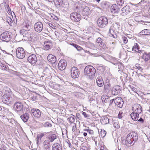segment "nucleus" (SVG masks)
Wrapping results in <instances>:
<instances>
[{"instance_id":"f257e3e1","label":"nucleus","mask_w":150,"mask_h":150,"mask_svg":"<svg viewBox=\"0 0 150 150\" xmlns=\"http://www.w3.org/2000/svg\"><path fill=\"white\" fill-rule=\"evenodd\" d=\"M138 135L134 132H131L126 137L125 144L127 146H132L138 140Z\"/></svg>"},{"instance_id":"f03ea898","label":"nucleus","mask_w":150,"mask_h":150,"mask_svg":"<svg viewBox=\"0 0 150 150\" xmlns=\"http://www.w3.org/2000/svg\"><path fill=\"white\" fill-rule=\"evenodd\" d=\"M12 93L10 89L5 91V94L2 96V101L7 105L10 104L12 101Z\"/></svg>"},{"instance_id":"7ed1b4c3","label":"nucleus","mask_w":150,"mask_h":150,"mask_svg":"<svg viewBox=\"0 0 150 150\" xmlns=\"http://www.w3.org/2000/svg\"><path fill=\"white\" fill-rule=\"evenodd\" d=\"M95 73V69L91 65L86 66L84 69V74L90 78L94 76Z\"/></svg>"},{"instance_id":"20e7f679","label":"nucleus","mask_w":150,"mask_h":150,"mask_svg":"<svg viewBox=\"0 0 150 150\" xmlns=\"http://www.w3.org/2000/svg\"><path fill=\"white\" fill-rule=\"evenodd\" d=\"M12 34L11 32L7 31L2 33L0 36V39L3 41L8 42L11 39Z\"/></svg>"},{"instance_id":"39448f33","label":"nucleus","mask_w":150,"mask_h":150,"mask_svg":"<svg viewBox=\"0 0 150 150\" xmlns=\"http://www.w3.org/2000/svg\"><path fill=\"white\" fill-rule=\"evenodd\" d=\"M13 109L16 112L20 115L22 113H23L24 110L23 103L19 101L14 103L13 105Z\"/></svg>"},{"instance_id":"423d86ee","label":"nucleus","mask_w":150,"mask_h":150,"mask_svg":"<svg viewBox=\"0 0 150 150\" xmlns=\"http://www.w3.org/2000/svg\"><path fill=\"white\" fill-rule=\"evenodd\" d=\"M108 24V20L107 18L105 16H101L97 21L98 25L100 28H104Z\"/></svg>"},{"instance_id":"0eeeda50","label":"nucleus","mask_w":150,"mask_h":150,"mask_svg":"<svg viewBox=\"0 0 150 150\" xmlns=\"http://www.w3.org/2000/svg\"><path fill=\"white\" fill-rule=\"evenodd\" d=\"M16 57L19 59H23L25 56V53L24 49L22 47H18L16 51Z\"/></svg>"},{"instance_id":"6e6552de","label":"nucleus","mask_w":150,"mask_h":150,"mask_svg":"<svg viewBox=\"0 0 150 150\" xmlns=\"http://www.w3.org/2000/svg\"><path fill=\"white\" fill-rule=\"evenodd\" d=\"M113 80V79H111L105 81L104 84V89L105 91L108 92L111 90L112 85L113 84L112 82Z\"/></svg>"},{"instance_id":"1a4fd4ad","label":"nucleus","mask_w":150,"mask_h":150,"mask_svg":"<svg viewBox=\"0 0 150 150\" xmlns=\"http://www.w3.org/2000/svg\"><path fill=\"white\" fill-rule=\"evenodd\" d=\"M80 74L79 69L76 67H74L71 69V75L72 77L75 79L78 78Z\"/></svg>"},{"instance_id":"9d476101","label":"nucleus","mask_w":150,"mask_h":150,"mask_svg":"<svg viewBox=\"0 0 150 150\" xmlns=\"http://www.w3.org/2000/svg\"><path fill=\"white\" fill-rule=\"evenodd\" d=\"M34 27L36 31L40 33L43 29V24L41 22L38 21L35 24Z\"/></svg>"},{"instance_id":"9b49d317","label":"nucleus","mask_w":150,"mask_h":150,"mask_svg":"<svg viewBox=\"0 0 150 150\" xmlns=\"http://www.w3.org/2000/svg\"><path fill=\"white\" fill-rule=\"evenodd\" d=\"M27 60L28 62L32 64H35L37 61L36 56L34 54H32L28 56Z\"/></svg>"},{"instance_id":"f8f14e48","label":"nucleus","mask_w":150,"mask_h":150,"mask_svg":"<svg viewBox=\"0 0 150 150\" xmlns=\"http://www.w3.org/2000/svg\"><path fill=\"white\" fill-rule=\"evenodd\" d=\"M130 10V6L129 5H127L124 6L121 10V14L123 16H126L129 13Z\"/></svg>"},{"instance_id":"ddd939ff","label":"nucleus","mask_w":150,"mask_h":150,"mask_svg":"<svg viewBox=\"0 0 150 150\" xmlns=\"http://www.w3.org/2000/svg\"><path fill=\"white\" fill-rule=\"evenodd\" d=\"M62 146L60 140L58 142L54 143L52 146V150H62Z\"/></svg>"},{"instance_id":"4468645a","label":"nucleus","mask_w":150,"mask_h":150,"mask_svg":"<svg viewBox=\"0 0 150 150\" xmlns=\"http://www.w3.org/2000/svg\"><path fill=\"white\" fill-rule=\"evenodd\" d=\"M67 66V62L65 60H61L59 62L58 65V68L61 71L64 69Z\"/></svg>"},{"instance_id":"2eb2a0df","label":"nucleus","mask_w":150,"mask_h":150,"mask_svg":"<svg viewBox=\"0 0 150 150\" xmlns=\"http://www.w3.org/2000/svg\"><path fill=\"white\" fill-rule=\"evenodd\" d=\"M114 103L119 108H121L123 106L124 102L122 98L119 97L115 100Z\"/></svg>"},{"instance_id":"dca6fc26","label":"nucleus","mask_w":150,"mask_h":150,"mask_svg":"<svg viewBox=\"0 0 150 150\" xmlns=\"http://www.w3.org/2000/svg\"><path fill=\"white\" fill-rule=\"evenodd\" d=\"M48 61L51 62L55 66L57 64L56 63L57 59L56 57L52 54H49L47 57Z\"/></svg>"},{"instance_id":"f3484780","label":"nucleus","mask_w":150,"mask_h":150,"mask_svg":"<svg viewBox=\"0 0 150 150\" xmlns=\"http://www.w3.org/2000/svg\"><path fill=\"white\" fill-rule=\"evenodd\" d=\"M132 110L134 112L140 114L142 112V107L138 104H135L132 107Z\"/></svg>"},{"instance_id":"a211bd4d","label":"nucleus","mask_w":150,"mask_h":150,"mask_svg":"<svg viewBox=\"0 0 150 150\" xmlns=\"http://www.w3.org/2000/svg\"><path fill=\"white\" fill-rule=\"evenodd\" d=\"M121 89L120 86H117L114 87L112 89V93L114 95H117L120 93Z\"/></svg>"},{"instance_id":"6ab92c4d","label":"nucleus","mask_w":150,"mask_h":150,"mask_svg":"<svg viewBox=\"0 0 150 150\" xmlns=\"http://www.w3.org/2000/svg\"><path fill=\"white\" fill-rule=\"evenodd\" d=\"M110 10L112 13L117 14L120 10V8L116 4H113L110 6Z\"/></svg>"},{"instance_id":"aec40b11","label":"nucleus","mask_w":150,"mask_h":150,"mask_svg":"<svg viewBox=\"0 0 150 150\" xmlns=\"http://www.w3.org/2000/svg\"><path fill=\"white\" fill-rule=\"evenodd\" d=\"M31 112L33 115L37 118H39L41 115V112L38 109L33 108L31 110Z\"/></svg>"},{"instance_id":"412c9836","label":"nucleus","mask_w":150,"mask_h":150,"mask_svg":"<svg viewBox=\"0 0 150 150\" xmlns=\"http://www.w3.org/2000/svg\"><path fill=\"white\" fill-rule=\"evenodd\" d=\"M96 82L97 85L99 87H101L104 85V81L102 77L100 76L97 77L96 79Z\"/></svg>"},{"instance_id":"4be33fe9","label":"nucleus","mask_w":150,"mask_h":150,"mask_svg":"<svg viewBox=\"0 0 150 150\" xmlns=\"http://www.w3.org/2000/svg\"><path fill=\"white\" fill-rule=\"evenodd\" d=\"M101 7L104 9H107L110 7L111 4L109 2L104 1L101 3Z\"/></svg>"},{"instance_id":"5701e85b","label":"nucleus","mask_w":150,"mask_h":150,"mask_svg":"<svg viewBox=\"0 0 150 150\" xmlns=\"http://www.w3.org/2000/svg\"><path fill=\"white\" fill-rule=\"evenodd\" d=\"M132 50L138 52L140 54H139V55H141L142 53L144 52V51L139 50V45L137 43L135 44L132 49Z\"/></svg>"},{"instance_id":"b1692460","label":"nucleus","mask_w":150,"mask_h":150,"mask_svg":"<svg viewBox=\"0 0 150 150\" xmlns=\"http://www.w3.org/2000/svg\"><path fill=\"white\" fill-rule=\"evenodd\" d=\"M50 146V143L48 141L46 140L44 141L43 148L44 150H49Z\"/></svg>"},{"instance_id":"393cba45","label":"nucleus","mask_w":150,"mask_h":150,"mask_svg":"<svg viewBox=\"0 0 150 150\" xmlns=\"http://www.w3.org/2000/svg\"><path fill=\"white\" fill-rule=\"evenodd\" d=\"M137 112H134L133 111L130 114V116L132 119L135 121H136L138 120V118H139V114Z\"/></svg>"},{"instance_id":"a878e982","label":"nucleus","mask_w":150,"mask_h":150,"mask_svg":"<svg viewBox=\"0 0 150 150\" xmlns=\"http://www.w3.org/2000/svg\"><path fill=\"white\" fill-rule=\"evenodd\" d=\"M33 32L29 31H27V32H25V34L23 35V36L26 37L28 39V40L31 41L32 39Z\"/></svg>"},{"instance_id":"bb28decb","label":"nucleus","mask_w":150,"mask_h":150,"mask_svg":"<svg viewBox=\"0 0 150 150\" xmlns=\"http://www.w3.org/2000/svg\"><path fill=\"white\" fill-rule=\"evenodd\" d=\"M101 124L103 125H105L109 122L108 118L106 116L103 117L100 120Z\"/></svg>"},{"instance_id":"cd10ccee","label":"nucleus","mask_w":150,"mask_h":150,"mask_svg":"<svg viewBox=\"0 0 150 150\" xmlns=\"http://www.w3.org/2000/svg\"><path fill=\"white\" fill-rule=\"evenodd\" d=\"M21 118L24 122H26L28 120L29 117V114L27 113H25L20 116Z\"/></svg>"},{"instance_id":"c85d7f7f","label":"nucleus","mask_w":150,"mask_h":150,"mask_svg":"<svg viewBox=\"0 0 150 150\" xmlns=\"http://www.w3.org/2000/svg\"><path fill=\"white\" fill-rule=\"evenodd\" d=\"M54 3L55 6L57 8L61 6L63 4V0H54Z\"/></svg>"},{"instance_id":"c756f323","label":"nucleus","mask_w":150,"mask_h":150,"mask_svg":"<svg viewBox=\"0 0 150 150\" xmlns=\"http://www.w3.org/2000/svg\"><path fill=\"white\" fill-rule=\"evenodd\" d=\"M57 137L55 134H53L47 137V140L50 143L53 142L56 139Z\"/></svg>"},{"instance_id":"7c9ffc66","label":"nucleus","mask_w":150,"mask_h":150,"mask_svg":"<svg viewBox=\"0 0 150 150\" xmlns=\"http://www.w3.org/2000/svg\"><path fill=\"white\" fill-rule=\"evenodd\" d=\"M144 53V51L142 52L140 55H142V58L144 59L145 61H146L150 59V54H149Z\"/></svg>"},{"instance_id":"2f4dec72","label":"nucleus","mask_w":150,"mask_h":150,"mask_svg":"<svg viewBox=\"0 0 150 150\" xmlns=\"http://www.w3.org/2000/svg\"><path fill=\"white\" fill-rule=\"evenodd\" d=\"M90 10L88 7H85L82 11V13L83 16H88L90 13Z\"/></svg>"},{"instance_id":"473e14b6","label":"nucleus","mask_w":150,"mask_h":150,"mask_svg":"<svg viewBox=\"0 0 150 150\" xmlns=\"http://www.w3.org/2000/svg\"><path fill=\"white\" fill-rule=\"evenodd\" d=\"M76 14H77V12H73L72 13H71L70 15V18L71 19L72 21L75 22H78L77 21V18H76Z\"/></svg>"},{"instance_id":"72a5a7b5","label":"nucleus","mask_w":150,"mask_h":150,"mask_svg":"<svg viewBox=\"0 0 150 150\" xmlns=\"http://www.w3.org/2000/svg\"><path fill=\"white\" fill-rule=\"evenodd\" d=\"M47 133L46 132H44L43 133H40L38 134L36 137L37 142V143H38L39 142V140H41L42 137Z\"/></svg>"},{"instance_id":"f704fd0d","label":"nucleus","mask_w":150,"mask_h":150,"mask_svg":"<svg viewBox=\"0 0 150 150\" xmlns=\"http://www.w3.org/2000/svg\"><path fill=\"white\" fill-rule=\"evenodd\" d=\"M139 33L140 35H150V30L147 29H144L141 31Z\"/></svg>"},{"instance_id":"c9c22d12","label":"nucleus","mask_w":150,"mask_h":150,"mask_svg":"<svg viewBox=\"0 0 150 150\" xmlns=\"http://www.w3.org/2000/svg\"><path fill=\"white\" fill-rule=\"evenodd\" d=\"M101 99L103 102L107 103L109 100V98L108 96L106 95H103L101 97Z\"/></svg>"},{"instance_id":"e433bc0d","label":"nucleus","mask_w":150,"mask_h":150,"mask_svg":"<svg viewBox=\"0 0 150 150\" xmlns=\"http://www.w3.org/2000/svg\"><path fill=\"white\" fill-rule=\"evenodd\" d=\"M42 126L45 127H52V124L48 122H43L42 123Z\"/></svg>"},{"instance_id":"4c0bfd02","label":"nucleus","mask_w":150,"mask_h":150,"mask_svg":"<svg viewBox=\"0 0 150 150\" xmlns=\"http://www.w3.org/2000/svg\"><path fill=\"white\" fill-rule=\"evenodd\" d=\"M25 28L26 30L29 31L31 28V25L30 22H27L26 23L25 25Z\"/></svg>"},{"instance_id":"58836bf2","label":"nucleus","mask_w":150,"mask_h":150,"mask_svg":"<svg viewBox=\"0 0 150 150\" xmlns=\"http://www.w3.org/2000/svg\"><path fill=\"white\" fill-rule=\"evenodd\" d=\"M113 27L116 30H120V25L118 23L114 24Z\"/></svg>"},{"instance_id":"ea45409f","label":"nucleus","mask_w":150,"mask_h":150,"mask_svg":"<svg viewBox=\"0 0 150 150\" xmlns=\"http://www.w3.org/2000/svg\"><path fill=\"white\" fill-rule=\"evenodd\" d=\"M113 125L116 128H119L120 127V125L119 122L116 120L114 121Z\"/></svg>"},{"instance_id":"a19ab883","label":"nucleus","mask_w":150,"mask_h":150,"mask_svg":"<svg viewBox=\"0 0 150 150\" xmlns=\"http://www.w3.org/2000/svg\"><path fill=\"white\" fill-rule=\"evenodd\" d=\"M124 3V0H117V4L120 6H122Z\"/></svg>"},{"instance_id":"79ce46f5","label":"nucleus","mask_w":150,"mask_h":150,"mask_svg":"<svg viewBox=\"0 0 150 150\" xmlns=\"http://www.w3.org/2000/svg\"><path fill=\"white\" fill-rule=\"evenodd\" d=\"M6 22L9 25H11L12 22V21L11 18L10 17H6Z\"/></svg>"},{"instance_id":"37998d69","label":"nucleus","mask_w":150,"mask_h":150,"mask_svg":"<svg viewBox=\"0 0 150 150\" xmlns=\"http://www.w3.org/2000/svg\"><path fill=\"white\" fill-rule=\"evenodd\" d=\"M106 132L105 130L103 129L101 130V132H100V134H101V136L102 137H104L106 135Z\"/></svg>"},{"instance_id":"c03bdc74","label":"nucleus","mask_w":150,"mask_h":150,"mask_svg":"<svg viewBox=\"0 0 150 150\" xmlns=\"http://www.w3.org/2000/svg\"><path fill=\"white\" fill-rule=\"evenodd\" d=\"M68 119L69 120V122L70 123H73L75 121L74 117L72 116H70L68 117Z\"/></svg>"},{"instance_id":"a18cd8bd","label":"nucleus","mask_w":150,"mask_h":150,"mask_svg":"<svg viewBox=\"0 0 150 150\" xmlns=\"http://www.w3.org/2000/svg\"><path fill=\"white\" fill-rule=\"evenodd\" d=\"M109 32L113 36L114 38H115V37L113 35L114 31L112 27H110Z\"/></svg>"},{"instance_id":"49530a36","label":"nucleus","mask_w":150,"mask_h":150,"mask_svg":"<svg viewBox=\"0 0 150 150\" xmlns=\"http://www.w3.org/2000/svg\"><path fill=\"white\" fill-rule=\"evenodd\" d=\"M99 45L103 49H105L107 48L106 45L103 42L100 43Z\"/></svg>"},{"instance_id":"de8ad7c7","label":"nucleus","mask_w":150,"mask_h":150,"mask_svg":"<svg viewBox=\"0 0 150 150\" xmlns=\"http://www.w3.org/2000/svg\"><path fill=\"white\" fill-rule=\"evenodd\" d=\"M26 30L25 29H21L20 31V34L21 35H24L25 34V32H27Z\"/></svg>"},{"instance_id":"09e8293b","label":"nucleus","mask_w":150,"mask_h":150,"mask_svg":"<svg viewBox=\"0 0 150 150\" xmlns=\"http://www.w3.org/2000/svg\"><path fill=\"white\" fill-rule=\"evenodd\" d=\"M76 18H77V21L78 22L79 21L81 18V17L80 14L79 13H77V14H76Z\"/></svg>"},{"instance_id":"8fccbe9b","label":"nucleus","mask_w":150,"mask_h":150,"mask_svg":"<svg viewBox=\"0 0 150 150\" xmlns=\"http://www.w3.org/2000/svg\"><path fill=\"white\" fill-rule=\"evenodd\" d=\"M122 39L124 43L126 44L128 40L127 38L126 37L123 36L122 37Z\"/></svg>"},{"instance_id":"3c124183","label":"nucleus","mask_w":150,"mask_h":150,"mask_svg":"<svg viewBox=\"0 0 150 150\" xmlns=\"http://www.w3.org/2000/svg\"><path fill=\"white\" fill-rule=\"evenodd\" d=\"M1 67L3 70H6V71H7L8 70H9V72L11 71V70H10L8 69V67H6V65L4 64H2V65H1Z\"/></svg>"},{"instance_id":"603ef678","label":"nucleus","mask_w":150,"mask_h":150,"mask_svg":"<svg viewBox=\"0 0 150 150\" xmlns=\"http://www.w3.org/2000/svg\"><path fill=\"white\" fill-rule=\"evenodd\" d=\"M6 9H7L8 12L9 13H11V9L8 5H6L5 6Z\"/></svg>"},{"instance_id":"864d4df0","label":"nucleus","mask_w":150,"mask_h":150,"mask_svg":"<svg viewBox=\"0 0 150 150\" xmlns=\"http://www.w3.org/2000/svg\"><path fill=\"white\" fill-rule=\"evenodd\" d=\"M135 66L137 69L140 70V71H142V68L140 66L139 64H136L135 65Z\"/></svg>"},{"instance_id":"5fc2aeb1","label":"nucleus","mask_w":150,"mask_h":150,"mask_svg":"<svg viewBox=\"0 0 150 150\" xmlns=\"http://www.w3.org/2000/svg\"><path fill=\"white\" fill-rule=\"evenodd\" d=\"M44 47L46 50H48L51 48L50 46L48 44L45 45L44 46Z\"/></svg>"},{"instance_id":"6e6d98bb","label":"nucleus","mask_w":150,"mask_h":150,"mask_svg":"<svg viewBox=\"0 0 150 150\" xmlns=\"http://www.w3.org/2000/svg\"><path fill=\"white\" fill-rule=\"evenodd\" d=\"M138 121L140 122L141 123H143L144 121V120L142 119L141 117H140L138 118L137 120Z\"/></svg>"},{"instance_id":"4d7b16f0","label":"nucleus","mask_w":150,"mask_h":150,"mask_svg":"<svg viewBox=\"0 0 150 150\" xmlns=\"http://www.w3.org/2000/svg\"><path fill=\"white\" fill-rule=\"evenodd\" d=\"M122 111H120L119 112L118 115V118L120 119H121L122 118Z\"/></svg>"},{"instance_id":"13d9d810","label":"nucleus","mask_w":150,"mask_h":150,"mask_svg":"<svg viewBox=\"0 0 150 150\" xmlns=\"http://www.w3.org/2000/svg\"><path fill=\"white\" fill-rule=\"evenodd\" d=\"M82 113L85 117H89V115H87L86 112L82 111Z\"/></svg>"},{"instance_id":"bf43d9fd","label":"nucleus","mask_w":150,"mask_h":150,"mask_svg":"<svg viewBox=\"0 0 150 150\" xmlns=\"http://www.w3.org/2000/svg\"><path fill=\"white\" fill-rule=\"evenodd\" d=\"M96 42L98 43H100H100L102 42V40L100 38H98Z\"/></svg>"},{"instance_id":"052dcab7","label":"nucleus","mask_w":150,"mask_h":150,"mask_svg":"<svg viewBox=\"0 0 150 150\" xmlns=\"http://www.w3.org/2000/svg\"><path fill=\"white\" fill-rule=\"evenodd\" d=\"M77 46V48L76 49H77V50H78V51H80L81 50H83V49L80 46H79V45H78V46Z\"/></svg>"},{"instance_id":"680f3d73","label":"nucleus","mask_w":150,"mask_h":150,"mask_svg":"<svg viewBox=\"0 0 150 150\" xmlns=\"http://www.w3.org/2000/svg\"><path fill=\"white\" fill-rule=\"evenodd\" d=\"M80 150H88V149L86 146H83L81 147Z\"/></svg>"},{"instance_id":"e2e57ef3","label":"nucleus","mask_w":150,"mask_h":150,"mask_svg":"<svg viewBox=\"0 0 150 150\" xmlns=\"http://www.w3.org/2000/svg\"><path fill=\"white\" fill-rule=\"evenodd\" d=\"M51 17L55 20L57 21L58 20V18L54 15H53V16H51Z\"/></svg>"},{"instance_id":"0e129e2a","label":"nucleus","mask_w":150,"mask_h":150,"mask_svg":"<svg viewBox=\"0 0 150 150\" xmlns=\"http://www.w3.org/2000/svg\"><path fill=\"white\" fill-rule=\"evenodd\" d=\"M76 129V124L74 123V125L72 127V130L73 132H74Z\"/></svg>"},{"instance_id":"69168bd1","label":"nucleus","mask_w":150,"mask_h":150,"mask_svg":"<svg viewBox=\"0 0 150 150\" xmlns=\"http://www.w3.org/2000/svg\"><path fill=\"white\" fill-rule=\"evenodd\" d=\"M88 132L90 134H92L93 133V131L92 130L89 129Z\"/></svg>"},{"instance_id":"338daca9","label":"nucleus","mask_w":150,"mask_h":150,"mask_svg":"<svg viewBox=\"0 0 150 150\" xmlns=\"http://www.w3.org/2000/svg\"><path fill=\"white\" fill-rule=\"evenodd\" d=\"M115 99H112L111 100H110V105H111L112 104L113 102L114 101H115Z\"/></svg>"},{"instance_id":"774afa93","label":"nucleus","mask_w":150,"mask_h":150,"mask_svg":"<svg viewBox=\"0 0 150 150\" xmlns=\"http://www.w3.org/2000/svg\"><path fill=\"white\" fill-rule=\"evenodd\" d=\"M71 45L73 46L75 48H77V46H78V45H77L76 44H75L74 43H71Z\"/></svg>"}]
</instances>
